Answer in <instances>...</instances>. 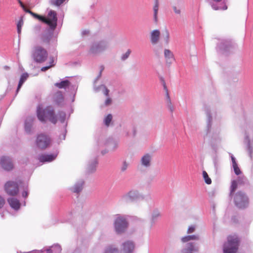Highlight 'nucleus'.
Masks as SVG:
<instances>
[{"label": "nucleus", "instance_id": "774afa93", "mask_svg": "<svg viewBox=\"0 0 253 253\" xmlns=\"http://www.w3.org/2000/svg\"><path fill=\"white\" fill-rule=\"evenodd\" d=\"M89 33V31L87 30H84L82 32L83 35H86Z\"/></svg>", "mask_w": 253, "mask_h": 253}, {"label": "nucleus", "instance_id": "9b49d317", "mask_svg": "<svg viewBox=\"0 0 253 253\" xmlns=\"http://www.w3.org/2000/svg\"><path fill=\"white\" fill-rule=\"evenodd\" d=\"M4 187L5 192L9 196H16L19 192V185L16 181H7Z\"/></svg>", "mask_w": 253, "mask_h": 253}, {"label": "nucleus", "instance_id": "bb28decb", "mask_svg": "<svg viewBox=\"0 0 253 253\" xmlns=\"http://www.w3.org/2000/svg\"><path fill=\"white\" fill-rule=\"evenodd\" d=\"M84 181L83 179L79 180L76 183L74 187L72 188L73 192L79 193L81 192L83 189Z\"/></svg>", "mask_w": 253, "mask_h": 253}, {"label": "nucleus", "instance_id": "5fc2aeb1", "mask_svg": "<svg viewBox=\"0 0 253 253\" xmlns=\"http://www.w3.org/2000/svg\"><path fill=\"white\" fill-rule=\"evenodd\" d=\"M54 66V64H52V65H50L49 66L43 67L41 68V71L42 72H45L48 69H49L50 67H53Z\"/></svg>", "mask_w": 253, "mask_h": 253}, {"label": "nucleus", "instance_id": "423d86ee", "mask_svg": "<svg viewBox=\"0 0 253 253\" xmlns=\"http://www.w3.org/2000/svg\"><path fill=\"white\" fill-rule=\"evenodd\" d=\"M239 240L237 237L229 236L227 242L223 245V253H236L238 249Z\"/></svg>", "mask_w": 253, "mask_h": 253}, {"label": "nucleus", "instance_id": "2eb2a0df", "mask_svg": "<svg viewBox=\"0 0 253 253\" xmlns=\"http://www.w3.org/2000/svg\"><path fill=\"white\" fill-rule=\"evenodd\" d=\"M98 164V159L96 157L89 161L86 168V173L87 174H90L94 173L96 170Z\"/></svg>", "mask_w": 253, "mask_h": 253}, {"label": "nucleus", "instance_id": "58836bf2", "mask_svg": "<svg viewBox=\"0 0 253 253\" xmlns=\"http://www.w3.org/2000/svg\"><path fill=\"white\" fill-rule=\"evenodd\" d=\"M203 176L205 180V182L208 184H210L211 183V179L209 177V175L206 171H203Z\"/></svg>", "mask_w": 253, "mask_h": 253}, {"label": "nucleus", "instance_id": "c756f323", "mask_svg": "<svg viewBox=\"0 0 253 253\" xmlns=\"http://www.w3.org/2000/svg\"><path fill=\"white\" fill-rule=\"evenodd\" d=\"M200 239L198 235H187L181 238V241L183 243L187 242L190 240H199Z\"/></svg>", "mask_w": 253, "mask_h": 253}, {"label": "nucleus", "instance_id": "c03bdc74", "mask_svg": "<svg viewBox=\"0 0 253 253\" xmlns=\"http://www.w3.org/2000/svg\"><path fill=\"white\" fill-rule=\"evenodd\" d=\"M232 166L234 169V171L237 175H239L241 173V171L239 168L238 167L237 163L233 164Z\"/></svg>", "mask_w": 253, "mask_h": 253}, {"label": "nucleus", "instance_id": "69168bd1", "mask_svg": "<svg viewBox=\"0 0 253 253\" xmlns=\"http://www.w3.org/2000/svg\"><path fill=\"white\" fill-rule=\"evenodd\" d=\"M132 131H133V137H135L136 134V131H137L136 128L135 127H133Z\"/></svg>", "mask_w": 253, "mask_h": 253}, {"label": "nucleus", "instance_id": "a19ab883", "mask_svg": "<svg viewBox=\"0 0 253 253\" xmlns=\"http://www.w3.org/2000/svg\"><path fill=\"white\" fill-rule=\"evenodd\" d=\"M23 25V20L22 19V18L21 17L20 20L18 21V23L17 24V33L19 35L21 34V28L22 26Z\"/></svg>", "mask_w": 253, "mask_h": 253}, {"label": "nucleus", "instance_id": "4c0bfd02", "mask_svg": "<svg viewBox=\"0 0 253 253\" xmlns=\"http://www.w3.org/2000/svg\"><path fill=\"white\" fill-rule=\"evenodd\" d=\"M167 107L169 108V109L170 111V112H172L174 110V107L171 104L170 97H169V93H167Z\"/></svg>", "mask_w": 253, "mask_h": 253}, {"label": "nucleus", "instance_id": "f8f14e48", "mask_svg": "<svg viewBox=\"0 0 253 253\" xmlns=\"http://www.w3.org/2000/svg\"><path fill=\"white\" fill-rule=\"evenodd\" d=\"M0 165L5 171H10L14 169L13 161L9 157L2 156L0 160Z\"/></svg>", "mask_w": 253, "mask_h": 253}, {"label": "nucleus", "instance_id": "20e7f679", "mask_svg": "<svg viewBox=\"0 0 253 253\" xmlns=\"http://www.w3.org/2000/svg\"><path fill=\"white\" fill-rule=\"evenodd\" d=\"M114 230L117 234L125 233L128 227V222L125 215L117 214L114 221Z\"/></svg>", "mask_w": 253, "mask_h": 253}, {"label": "nucleus", "instance_id": "72a5a7b5", "mask_svg": "<svg viewBox=\"0 0 253 253\" xmlns=\"http://www.w3.org/2000/svg\"><path fill=\"white\" fill-rule=\"evenodd\" d=\"M159 10V2L158 0H155V3L153 7L154 10V15H153V19L155 23H157L158 22V12Z\"/></svg>", "mask_w": 253, "mask_h": 253}, {"label": "nucleus", "instance_id": "412c9836", "mask_svg": "<svg viewBox=\"0 0 253 253\" xmlns=\"http://www.w3.org/2000/svg\"><path fill=\"white\" fill-rule=\"evenodd\" d=\"M152 156L150 154H146L141 159V164L145 168H149L151 166Z\"/></svg>", "mask_w": 253, "mask_h": 253}, {"label": "nucleus", "instance_id": "9d476101", "mask_svg": "<svg viewBox=\"0 0 253 253\" xmlns=\"http://www.w3.org/2000/svg\"><path fill=\"white\" fill-rule=\"evenodd\" d=\"M236 44L230 40H222L217 45L216 50L217 52L224 54L229 52L232 49L236 47Z\"/></svg>", "mask_w": 253, "mask_h": 253}, {"label": "nucleus", "instance_id": "0e129e2a", "mask_svg": "<svg viewBox=\"0 0 253 253\" xmlns=\"http://www.w3.org/2000/svg\"><path fill=\"white\" fill-rule=\"evenodd\" d=\"M214 167L216 169H217V167L218 166V161L216 159H214Z\"/></svg>", "mask_w": 253, "mask_h": 253}, {"label": "nucleus", "instance_id": "ea45409f", "mask_svg": "<svg viewBox=\"0 0 253 253\" xmlns=\"http://www.w3.org/2000/svg\"><path fill=\"white\" fill-rule=\"evenodd\" d=\"M69 88L71 90V93L72 94H74V97L75 96L76 91L77 90L78 86L76 85H72L70 84V86H68ZM74 101V98L73 99L72 101Z\"/></svg>", "mask_w": 253, "mask_h": 253}, {"label": "nucleus", "instance_id": "680f3d73", "mask_svg": "<svg viewBox=\"0 0 253 253\" xmlns=\"http://www.w3.org/2000/svg\"><path fill=\"white\" fill-rule=\"evenodd\" d=\"M230 154L231 155V158L232 165L234 164L235 163H237L235 158L233 156L232 154Z\"/></svg>", "mask_w": 253, "mask_h": 253}, {"label": "nucleus", "instance_id": "6e6d98bb", "mask_svg": "<svg viewBox=\"0 0 253 253\" xmlns=\"http://www.w3.org/2000/svg\"><path fill=\"white\" fill-rule=\"evenodd\" d=\"M172 9L176 14H180L181 13V10L179 9H177L176 6H173Z\"/></svg>", "mask_w": 253, "mask_h": 253}, {"label": "nucleus", "instance_id": "f257e3e1", "mask_svg": "<svg viewBox=\"0 0 253 253\" xmlns=\"http://www.w3.org/2000/svg\"><path fill=\"white\" fill-rule=\"evenodd\" d=\"M52 16V21L47 23L49 28H46L43 32L40 35V38L43 43L49 44L51 39L53 36L54 30L57 27V17L56 12H51V14H54Z\"/></svg>", "mask_w": 253, "mask_h": 253}, {"label": "nucleus", "instance_id": "1a4fd4ad", "mask_svg": "<svg viewBox=\"0 0 253 253\" xmlns=\"http://www.w3.org/2000/svg\"><path fill=\"white\" fill-rule=\"evenodd\" d=\"M48 56L46 49L41 46H37L35 47L33 53L34 60L37 63H42L44 62Z\"/></svg>", "mask_w": 253, "mask_h": 253}, {"label": "nucleus", "instance_id": "bf43d9fd", "mask_svg": "<svg viewBox=\"0 0 253 253\" xmlns=\"http://www.w3.org/2000/svg\"><path fill=\"white\" fill-rule=\"evenodd\" d=\"M101 76H102V73L99 72L98 76L96 77V78L95 79V80H94V81L93 82V84H96L97 82L100 79V78H101Z\"/></svg>", "mask_w": 253, "mask_h": 253}, {"label": "nucleus", "instance_id": "c85d7f7f", "mask_svg": "<svg viewBox=\"0 0 253 253\" xmlns=\"http://www.w3.org/2000/svg\"><path fill=\"white\" fill-rule=\"evenodd\" d=\"M70 82L67 80H63L60 83H56L54 85L59 88H66L67 87L70 86Z\"/></svg>", "mask_w": 253, "mask_h": 253}, {"label": "nucleus", "instance_id": "ddd939ff", "mask_svg": "<svg viewBox=\"0 0 253 253\" xmlns=\"http://www.w3.org/2000/svg\"><path fill=\"white\" fill-rule=\"evenodd\" d=\"M50 139L46 135L41 134L38 135L36 140L37 145L41 149H45L50 144Z\"/></svg>", "mask_w": 253, "mask_h": 253}, {"label": "nucleus", "instance_id": "8fccbe9b", "mask_svg": "<svg viewBox=\"0 0 253 253\" xmlns=\"http://www.w3.org/2000/svg\"><path fill=\"white\" fill-rule=\"evenodd\" d=\"M103 86V94L107 97H108L109 94V90L107 88L106 85H102Z\"/></svg>", "mask_w": 253, "mask_h": 253}, {"label": "nucleus", "instance_id": "cd10ccee", "mask_svg": "<svg viewBox=\"0 0 253 253\" xmlns=\"http://www.w3.org/2000/svg\"><path fill=\"white\" fill-rule=\"evenodd\" d=\"M29 75L28 73H25L21 75L20 77V80L19 81V83L18 84V86L16 91V95L18 93L20 89L21 88V86H22L24 83L26 81V80L27 79Z\"/></svg>", "mask_w": 253, "mask_h": 253}, {"label": "nucleus", "instance_id": "864d4df0", "mask_svg": "<svg viewBox=\"0 0 253 253\" xmlns=\"http://www.w3.org/2000/svg\"><path fill=\"white\" fill-rule=\"evenodd\" d=\"M41 26L40 25H36L34 28V31L35 32V33H36V34L39 33V32L41 31Z\"/></svg>", "mask_w": 253, "mask_h": 253}, {"label": "nucleus", "instance_id": "09e8293b", "mask_svg": "<svg viewBox=\"0 0 253 253\" xmlns=\"http://www.w3.org/2000/svg\"><path fill=\"white\" fill-rule=\"evenodd\" d=\"M112 103V100L111 98L108 97L104 102V105L106 107L111 105Z\"/></svg>", "mask_w": 253, "mask_h": 253}, {"label": "nucleus", "instance_id": "e433bc0d", "mask_svg": "<svg viewBox=\"0 0 253 253\" xmlns=\"http://www.w3.org/2000/svg\"><path fill=\"white\" fill-rule=\"evenodd\" d=\"M57 116L59 121L61 123H63L65 122L66 114L64 112L59 111L57 114Z\"/></svg>", "mask_w": 253, "mask_h": 253}, {"label": "nucleus", "instance_id": "7c9ffc66", "mask_svg": "<svg viewBox=\"0 0 253 253\" xmlns=\"http://www.w3.org/2000/svg\"><path fill=\"white\" fill-rule=\"evenodd\" d=\"M112 121L113 116L111 114H109L105 117L103 120V123L106 126L109 127L111 125H113Z\"/></svg>", "mask_w": 253, "mask_h": 253}, {"label": "nucleus", "instance_id": "2f4dec72", "mask_svg": "<svg viewBox=\"0 0 253 253\" xmlns=\"http://www.w3.org/2000/svg\"><path fill=\"white\" fill-rule=\"evenodd\" d=\"M236 180L239 185L245 186L249 185V182L245 176H238Z\"/></svg>", "mask_w": 253, "mask_h": 253}, {"label": "nucleus", "instance_id": "de8ad7c7", "mask_svg": "<svg viewBox=\"0 0 253 253\" xmlns=\"http://www.w3.org/2000/svg\"><path fill=\"white\" fill-rule=\"evenodd\" d=\"M102 85H105L102 84L100 85L96 86V84H93V89H94V91L96 92H99L101 88H103Z\"/></svg>", "mask_w": 253, "mask_h": 253}, {"label": "nucleus", "instance_id": "6e6552de", "mask_svg": "<svg viewBox=\"0 0 253 253\" xmlns=\"http://www.w3.org/2000/svg\"><path fill=\"white\" fill-rule=\"evenodd\" d=\"M109 47V42L105 40L96 41L93 42L90 48V52L97 54L106 50Z\"/></svg>", "mask_w": 253, "mask_h": 253}, {"label": "nucleus", "instance_id": "473e14b6", "mask_svg": "<svg viewBox=\"0 0 253 253\" xmlns=\"http://www.w3.org/2000/svg\"><path fill=\"white\" fill-rule=\"evenodd\" d=\"M238 183L236 180H233L231 182V185L230 187V193L229 196L231 197L232 195L234 194L235 191L237 188Z\"/></svg>", "mask_w": 253, "mask_h": 253}, {"label": "nucleus", "instance_id": "052dcab7", "mask_svg": "<svg viewBox=\"0 0 253 253\" xmlns=\"http://www.w3.org/2000/svg\"><path fill=\"white\" fill-rule=\"evenodd\" d=\"M22 197L26 198L28 196V192L27 190H24L22 193Z\"/></svg>", "mask_w": 253, "mask_h": 253}, {"label": "nucleus", "instance_id": "a211bd4d", "mask_svg": "<svg viewBox=\"0 0 253 253\" xmlns=\"http://www.w3.org/2000/svg\"><path fill=\"white\" fill-rule=\"evenodd\" d=\"M205 111L207 117V134H208L210 132L211 127L212 117L211 116L210 109L209 107L206 106L205 107Z\"/></svg>", "mask_w": 253, "mask_h": 253}, {"label": "nucleus", "instance_id": "4468645a", "mask_svg": "<svg viewBox=\"0 0 253 253\" xmlns=\"http://www.w3.org/2000/svg\"><path fill=\"white\" fill-rule=\"evenodd\" d=\"M25 12L30 14L34 18L39 20L40 21L46 24L47 23L52 21V16L54 15V13L51 14V15H50V12H55V11L54 10H50V11L49 12V13L47 15V17L40 15L36 13L32 12V11H31L29 9L25 10Z\"/></svg>", "mask_w": 253, "mask_h": 253}, {"label": "nucleus", "instance_id": "f704fd0d", "mask_svg": "<svg viewBox=\"0 0 253 253\" xmlns=\"http://www.w3.org/2000/svg\"><path fill=\"white\" fill-rule=\"evenodd\" d=\"M160 216H161V213L157 210L154 211L152 214L151 220V226L155 224L158 218Z\"/></svg>", "mask_w": 253, "mask_h": 253}, {"label": "nucleus", "instance_id": "e2e57ef3", "mask_svg": "<svg viewBox=\"0 0 253 253\" xmlns=\"http://www.w3.org/2000/svg\"><path fill=\"white\" fill-rule=\"evenodd\" d=\"M163 85L164 86V89L166 91V93L167 94L169 93L167 87L166 86L165 81H164V83H163Z\"/></svg>", "mask_w": 253, "mask_h": 253}, {"label": "nucleus", "instance_id": "c9c22d12", "mask_svg": "<svg viewBox=\"0 0 253 253\" xmlns=\"http://www.w3.org/2000/svg\"><path fill=\"white\" fill-rule=\"evenodd\" d=\"M104 253H119V249L113 245L106 247Z\"/></svg>", "mask_w": 253, "mask_h": 253}, {"label": "nucleus", "instance_id": "aec40b11", "mask_svg": "<svg viewBox=\"0 0 253 253\" xmlns=\"http://www.w3.org/2000/svg\"><path fill=\"white\" fill-rule=\"evenodd\" d=\"M35 118L33 117H28L25 121L24 128L27 133L30 134Z\"/></svg>", "mask_w": 253, "mask_h": 253}, {"label": "nucleus", "instance_id": "7ed1b4c3", "mask_svg": "<svg viewBox=\"0 0 253 253\" xmlns=\"http://www.w3.org/2000/svg\"><path fill=\"white\" fill-rule=\"evenodd\" d=\"M230 197L233 198V202L237 208L243 210L249 207L250 200L245 192L240 190Z\"/></svg>", "mask_w": 253, "mask_h": 253}, {"label": "nucleus", "instance_id": "37998d69", "mask_svg": "<svg viewBox=\"0 0 253 253\" xmlns=\"http://www.w3.org/2000/svg\"><path fill=\"white\" fill-rule=\"evenodd\" d=\"M129 163L127 162L126 160L124 161L121 167V171L122 172H125L127 169Z\"/></svg>", "mask_w": 253, "mask_h": 253}, {"label": "nucleus", "instance_id": "603ef678", "mask_svg": "<svg viewBox=\"0 0 253 253\" xmlns=\"http://www.w3.org/2000/svg\"><path fill=\"white\" fill-rule=\"evenodd\" d=\"M196 226L195 225H191L189 227L187 230V233L190 234L193 233L195 230Z\"/></svg>", "mask_w": 253, "mask_h": 253}, {"label": "nucleus", "instance_id": "79ce46f5", "mask_svg": "<svg viewBox=\"0 0 253 253\" xmlns=\"http://www.w3.org/2000/svg\"><path fill=\"white\" fill-rule=\"evenodd\" d=\"M131 52V50L130 49H128L127 50L126 52L122 55V56L121 57V60H122V61L126 60L129 56Z\"/></svg>", "mask_w": 253, "mask_h": 253}, {"label": "nucleus", "instance_id": "b1692460", "mask_svg": "<svg viewBox=\"0 0 253 253\" xmlns=\"http://www.w3.org/2000/svg\"><path fill=\"white\" fill-rule=\"evenodd\" d=\"M105 145L111 148L112 150L114 151L118 148V142L117 140H114L113 138H109L106 139Z\"/></svg>", "mask_w": 253, "mask_h": 253}, {"label": "nucleus", "instance_id": "338daca9", "mask_svg": "<svg viewBox=\"0 0 253 253\" xmlns=\"http://www.w3.org/2000/svg\"><path fill=\"white\" fill-rule=\"evenodd\" d=\"M47 253H53V250L52 248H49L46 250Z\"/></svg>", "mask_w": 253, "mask_h": 253}, {"label": "nucleus", "instance_id": "393cba45", "mask_svg": "<svg viewBox=\"0 0 253 253\" xmlns=\"http://www.w3.org/2000/svg\"><path fill=\"white\" fill-rule=\"evenodd\" d=\"M164 55L166 58V63L169 66L174 60L173 53L170 50L165 49L164 50Z\"/></svg>", "mask_w": 253, "mask_h": 253}, {"label": "nucleus", "instance_id": "dca6fc26", "mask_svg": "<svg viewBox=\"0 0 253 253\" xmlns=\"http://www.w3.org/2000/svg\"><path fill=\"white\" fill-rule=\"evenodd\" d=\"M135 248L133 241H127L122 244L121 253H132Z\"/></svg>", "mask_w": 253, "mask_h": 253}, {"label": "nucleus", "instance_id": "f03ea898", "mask_svg": "<svg viewBox=\"0 0 253 253\" xmlns=\"http://www.w3.org/2000/svg\"><path fill=\"white\" fill-rule=\"evenodd\" d=\"M37 115L38 119L42 123H45L46 119L54 124L57 122L54 110L50 107L43 109L39 106L37 110Z\"/></svg>", "mask_w": 253, "mask_h": 253}, {"label": "nucleus", "instance_id": "39448f33", "mask_svg": "<svg viewBox=\"0 0 253 253\" xmlns=\"http://www.w3.org/2000/svg\"><path fill=\"white\" fill-rule=\"evenodd\" d=\"M252 135H253V125L250 123H247L244 142L247 144V150L251 159L253 157V138L252 140L251 141L250 136Z\"/></svg>", "mask_w": 253, "mask_h": 253}, {"label": "nucleus", "instance_id": "a878e982", "mask_svg": "<svg viewBox=\"0 0 253 253\" xmlns=\"http://www.w3.org/2000/svg\"><path fill=\"white\" fill-rule=\"evenodd\" d=\"M7 202L10 206L14 210L17 211L20 207V203L18 200L15 198H9L7 199Z\"/></svg>", "mask_w": 253, "mask_h": 253}, {"label": "nucleus", "instance_id": "4d7b16f0", "mask_svg": "<svg viewBox=\"0 0 253 253\" xmlns=\"http://www.w3.org/2000/svg\"><path fill=\"white\" fill-rule=\"evenodd\" d=\"M18 2L20 5V6L22 8L23 10L25 11V10H27L28 9L26 7L25 4L22 2L21 0H18Z\"/></svg>", "mask_w": 253, "mask_h": 253}, {"label": "nucleus", "instance_id": "4be33fe9", "mask_svg": "<svg viewBox=\"0 0 253 253\" xmlns=\"http://www.w3.org/2000/svg\"><path fill=\"white\" fill-rule=\"evenodd\" d=\"M56 155L54 154H42L39 156L38 159L42 163L50 162L55 160Z\"/></svg>", "mask_w": 253, "mask_h": 253}, {"label": "nucleus", "instance_id": "a18cd8bd", "mask_svg": "<svg viewBox=\"0 0 253 253\" xmlns=\"http://www.w3.org/2000/svg\"><path fill=\"white\" fill-rule=\"evenodd\" d=\"M54 253H60L61 251V247L58 244H56L51 247Z\"/></svg>", "mask_w": 253, "mask_h": 253}, {"label": "nucleus", "instance_id": "13d9d810", "mask_svg": "<svg viewBox=\"0 0 253 253\" xmlns=\"http://www.w3.org/2000/svg\"><path fill=\"white\" fill-rule=\"evenodd\" d=\"M212 8L215 10L221 9V7L218 6L216 4L212 3L211 4Z\"/></svg>", "mask_w": 253, "mask_h": 253}, {"label": "nucleus", "instance_id": "3c124183", "mask_svg": "<svg viewBox=\"0 0 253 253\" xmlns=\"http://www.w3.org/2000/svg\"><path fill=\"white\" fill-rule=\"evenodd\" d=\"M5 204L4 198L0 195V209H1Z\"/></svg>", "mask_w": 253, "mask_h": 253}, {"label": "nucleus", "instance_id": "49530a36", "mask_svg": "<svg viewBox=\"0 0 253 253\" xmlns=\"http://www.w3.org/2000/svg\"><path fill=\"white\" fill-rule=\"evenodd\" d=\"M169 34L168 30H166L164 34V39L166 43L167 44L169 42Z\"/></svg>", "mask_w": 253, "mask_h": 253}, {"label": "nucleus", "instance_id": "f3484780", "mask_svg": "<svg viewBox=\"0 0 253 253\" xmlns=\"http://www.w3.org/2000/svg\"><path fill=\"white\" fill-rule=\"evenodd\" d=\"M53 101L59 106L64 105V97L62 91H57L55 92L53 96Z\"/></svg>", "mask_w": 253, "mask_h": 253}, {"label": "nucleus", "instance_id": "0eeeda50", "mask_svg": "<svg viewBox=\"0 0 253 253\" xmlns=\"http://www.w3.org/2000/svg\"><path fill=\"white\" fill-rule=\"evenodd\" d=\"M144 196L136 189H131L122 196V200L125 203H133L143 200Z\"/></svg>", "mask_w": 253, "mask_h": 253}, {"label": "nucleus", "instance_id": "5701e85b", "mask_svg": "<svg viewBox=\"0 0 253 253\" xmlns=\"http://www.w3.org/2000/svg\"><path fill=\"white\" fill-rule=\"evenodd\" d=\"M160 32L159 30H155L150 33V40L153 44H157L160 39Z\"/></svg>", "mask_w": 253, "mask_h": 253}, {"label": "nucleus", "instance_id": "6ab92c4d", "mask_svg": "<svg viewBox=\"0 0 253 253\" xmlns=\"http://www.w3.org/2000/svg\"><path fill=\"white\" fill-rule=\"evenodd\" d=\"M199 247L194 243H188L186 247L182 250V253H193L198 251Z\"/></svg>", "mask_w": 253, "mask_h": 253}]
</instances>
